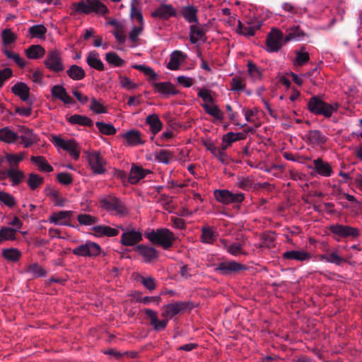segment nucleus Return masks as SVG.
<instances>
[{
  "label": "nucleus",
  "instance_id": "c9c22d12",
  "mask_svg": "<svg viewBox=\"0 0 362 362\" xmlns=\"http://www.w3.org/2000/svg\"><path fill=\"white\" fill-rule=\"evenodd\" d=\"M146 123L149 126L151 132L156 135L162 129L163 123L157 115H149L146 119Z\"/></svg>",
  "mask_w": 362,
  "mask_h": 362
},
{
  "label": "nucleus",
  "instance_id": "a211bd4d",
  "mask_svg": "<svg viewBox=\"0 0 362 362\" xmlns=\"http://www.w3.org/2000/svg\"><path fill=\"white\" fill-rule=\"evenodd\" d=\"M121 136L126 141V146H136L145 144V141L142 139L141 132L136 129H131L122 134Z\"/></svg>",
  "mask_w": 362,
  "mask_h": 362
},
{
  "label": "nucleus",
  "instance_id": "864d4df0",
  "mask_svg": "<svg viewBox=\"0 0 362 362\" xmlns=\"http://www.w3.org/2000/svg\"><path fill=\"white\" fill-rule=\"evenodd\" d=\"M44 182V178L35 173L29 174L27 184L30 189L35 190L38 188Z\"/></svg>",
  "mask_w": 362,
  "mask_h": 362
},
{
  "label": "nucleus",
  "instance_id": "72a5a7b5",
  "mask_svg": "<svg viewBox=\"0 0 362 362\" xmlns=\"http://www.w3.org/2000/svg\"><path fill=\"white\" fill-rule=\"evenodd\" d=\"M19 139L21 140V144H23L25 148H28L36 142V136L28 128L23 127L21 130Z\"/></svg>",
  "mask_w": 362,
  "mask_h": 362
},
{
  "label": "nucleus",
  "instance_id": "58836bf2",
  "mask_svg": "<svg viewBox=\"0 0 362 362\" xmlns=\"http://www.w3.org/2000/svg\"><path fill=\"white\" fill-rule=\"evenodd\" d=\"M30 160L37 166L40 171L50 173L54 170L53 167L47 163L43 156H32Z\"/></svg>",
  "mask_w": 362,
  "mask_h": 362
},
{
  "label": "nucleus",
  "instance_id": "4be33fe9",
  "mask_svg": "<svg viewBox=\"0 0 362 362\" xmlns=\"http://www.w3.org/2000/svg\"><path fill=\"white\" fill-rule=\"evenodd\" d=\"M311 255L308 252L300 250H288L282 254L284 259L296 260L298 262L308 261L311 259Z\"/></svg>",
  "mask_w": 362,
  "mask_h": 362
},
{
  "label": "nucleus",
  "instance_id": "bb28decb",
  "mask_svg": "<svg viewBox=\"0 0 362 362\" xmlns=\"http://www.w3.org/2000/svg\"><path fill=\"white\" fill-rule=\"evenodd\" d=\"M19 139V134L14 132L10 127H4L0 129V141L5 144H15Z\"/></svg>",
  "mask_w": 362,
  "mask_h": 362
},
{
  "label": "nucleus",
  "instance_id": "4468645a",
  "mask_svg": "<svg viewBox=\"0 0 362 362\" xmlns=\"http://www.w3.org/2000/svg\"><path fill=\"white\" fill-rule=\"evenodd\" d=\"M313 166H308L309 168L313 169L315 172L322 177H330L333 174L332 165L327 161L323 160L321 158H317L313 161Z\"/></svg>",
  "mask_w": 362,
  "mask_h": 362
},
{
  "label": "nucleus",
  "instance_id": "79ce46f5",
  "mask_svg": "<svg viewBox=\"0 0 362 362\" xmlns=\"http://www.w3.org/2000/svg\"><path fill=\"white\" fill-rule=\"evenodd\" d=\"M202 107L204 108L206 113L214 117L218 121L223 120V112L219 109V107L217 105H210L207 103H204L202 105Z\"/></svg>",
  "mask_w": 362,
  "mask_h": 362
},
{
  "label": "nucleus",
  "instance_id": "423d86ee",
  "mask_svg": "<svg viewBox=\"0 0 362 362\" xmlns=\"http://www.w3.org/2000/svg\"><path fill=\"white\" fill-rule=\"evenodd\" d=\"M88 165L95 175H103L107 172V160L99 151H91L87 154Z\"/></svg>",
  "mask_w": 362,
  "mask_h": 362
},
{
  "label": "nucleus",
  "instance_id": "de8ad7c7",
  "mask_svg": "<svg viewBox=\"0 0 362 362\" xmlns=\"http://www.w3.org/2000/svg\"><path fill=\"white\" fill-rule=\"evenodd\" d=\"M182 56L183 54L180 51L173 52L170 55V61L167 64V68L170 70H177L181 63L180 57Z\"/></svg>",
  "mask_w": 362,
  "mask_h": 362
},
{
  "label": "nucleus",
  "instance_id": "e433bc0d",
  "mask_svg": "<svg viewBox=\"0 0 362 362\" xmlns=\"http://www.w3.org/2000/svg\"><path fill=\"white\" fill-rule=\"evenodd\" d=\"M230 90L243 91L246 86V77L242 74H237L233 77L230 82Z\"/></svg>",
  "mask_w": 362,
  "mask_h": 362
},
{
  "label": "nucleus",
  "instance_id": "338daca9",
  "mask_svg": "<svg viewBox=\"0 0 362 362\" xmlns=\"http://www.w3.org/2000/svg\"><path fill=\"white\" fill-rule=\"evenodd\" d=\"M139 279L140 280L143 286L150 291H152L156 289V285L154 278L151 276L144 277L143 276H139Z\"/></svg>",
  "mask_w": 362,
  "mask_h": 362
},
{
  "label": "nucleus",
  "instance_id": "7ed1b4c3",
  "mask_svg": "<svg viewBox=\"0 0 362 362\" xmlns=\"http://www.w3.org/2000/svg\"><path fill=\"white\" fill-rule=\"evenodd\" d=\"M307 107L311 113L317 115H323L325 117L329 118L334 112L338 110L339 105L338 103L329 104L320 98L313 96L310 98Z\"/></svg>",
  "mask_w": 362,
  "mask_h": 362
},
{
  "label": "nucleus",
  "instance_id": "f3484780",
  "mask_svg": "<svg viewBox=\"0 0 362 362\" xmlns=\"http://www.w3.org/2000/svg\"><path fill=\"white\" fill-rule=\"evenodd\" d=\"M245 269L244 265L235 261H229L219 263L216 270L220 272L223 275H228Z\"/></svg>",
  "mask_w": 362,
  "mask_h": 362
},
{
  "label": "nucleus",
  "instance_id": "a878e982",
  "mask_svg": "<svg viewBox=\"0 0 362 362\" xmlns=\"http://www.w3.org/2000/svg\"><path fill=\"white\" fill-rule=\"evenodd\" d=\"M154 90L161 93L165 96L170 95H177L178 93V90L176 89L175 86L170 82H155L152 84Z\"/></svg>",
  "mask_w": 362,
  "mask_h": 362
},
{
  "label": "nucleus",
  "instance_id": "f257e3e1",
  "mask_svg": "<svg viewBox=\"0 0 362 362\" xmlns=\"http://www.w3.org/2000/svg\"><path fill=\"white\" fill-rule=\"evenodd\" d=\"M146 238L153 244L161 246L164 250L170 248L175 239V235L168 228L151 229L145 233Z\"/></svg>",
  "mask_w": 362,
  "mask_h": 362
},
{
  "label": "nucleus",
  "instance_id": "69168bd1",
  "mask_svg": "<svg viewBox=\"0 0 362 362\" xmlns=\"http://www.w3.org/2000/svg\"><path fill=\"white\" fill-rule=\"evenodd\" d=\"M227 148H225L224 146L222 145L221 148H218L214 152L213 154L220 162L223 164H227L229 162V157L225 152Z\"/></svg>",
  "mask_w": 362,
  "mask_h": 362
},
{
  "label": "nucleus",
  "instance_id": "603ef678",
  "mask_svg": "<svg viewBox=\"0 0 362 362\" xmlns=\"http://www.w3.org/2000/svg\"><path fill=\"white\" fill-rule=\"evenodd\" d=\"M2 256L7 260L16 262L20 259L21 252L16 248H6L3 250Z\"/></svg>",
  "mask_w": 362,
  "mask_h": 362
},
{
  "label": "nucleus",
  "instance_id": "9b49d317",
  "mask_svg": "<svg viewBox=\"0 0 362 362\" xmlns=\"http://www.w3.org/2000/svg\"><path fill=\"white\" fill-rule=\"evenodd\" d=\"M332 233L340 238H357L360 235V230L357 228L339 223L332 224L329 226Z\"/></svg>",
  "mask_w": 362,
  "mask_h": 362
},
{
  "label": "nucleus",
  "instance_id": "c85d7f7f",
  "mask_svg": "<svg viewBox=\"0 0 362 362\" xmlns=\"http://www.w3.org/2000/svg\"><path fill=\"white\" fill-rule=\"evenodd\" d=\"M71 211H63L52 214L49 217V221L57 225L70 226L69 221L71 219Z\"/></svg>",
  "mask_w": 362,
  "mask_h": 362
},
{
  "label": "nucleus",
  "instance_id": "5701e85b",
  "mask_svg": "<svg viewBox=\"0 0 362 362\" xmlns=\"http://www.w3.org/2000/svg\"><path fill=\"white\" fill-rule=\"evenodd\" d=\"M93 234L98 238L115 237L118 235L119 230L117 228H111L105 225L94 226L91 228Z\"/></svg>",
  "mask_w": 362,
  "mask_h": 362
},
{
  "label": "nucleus",
  "instance_id": "39448f33",
  "mask_svg": "<svg viewBox=\"0 0 362 362\" xmlns=\"http://www.w3.org/2000/svg\"><path fill=\"white\" fill-rule=\"evenodd\" d=\"M51 141L57 147L67 151L75 160L80 156L81 148L74 139L64 140L59 136H52Z\"/></svg>",
  "mask_w": 362,
  "mask_h": 362
},
{
  "label": "nucleus",
  "instance_id": "c756f323",
  "mask_svg": "<svg viewBox=\"0 0 362 362\" xmlns=\"http://www.w3.org/2000/svg\"><path fill=\"white\" fill-rule=\"evenodd\" d=\"M7 177L9 178L12 186H17L23 182L25 175L23 171L18 168H10L6 170Z\"/></svg>",
  "mask_w": 362,
  "mask_h": 362
},
{
  "label": "nucleus",
  "instance_id": "0e129e2a",
  "mask_svg": "<svg viewBox=\"0 0 362 362\" xmlns=\"http://www.w3.org/2000/svg\"><path fill=\"white\" fill-rule=\"evenodd\" d=\"M248 74L254 80L260 79L262 77V72L255 64L252 62H247Z\"/></svg>",
  "mask_w": 362,
  "mask_h": 362
},
{
  "label": "nucleus",
  "instance_id": "9d476101",
  "mask_svg": "<svg viewBox=\"0 0 362 362\" xmlns=\"http://www.w3.org/2000/svg\"><path fill=\"white\" fill-rule=\"evenodd\" d=\"M44 63L45 66L53 72L58 73L64 69L61 53L57 49L48 52Z\"/></svg>",
  "mask_w": 362,
  "mask_h": 362
},
{
  "label": "nucleus",
  "instance_id": "680f3d73",
  "mask_svg": "<svg viewBox=\"0 0 362 362\" xmlns=\"http://www.w3.org/2000/svg\"><path fill=\"white\" fill-rule=\"evenodd\" d=\"M281 7L286 12L289 13L291 17L294 16L295 15L300 16L305 12V9L296 7L291 3H284L282 4Z\"/></svg>",
  "mask_w": 362,
  "mask_h": 362
},
{
  "label": "nucleus",
  "instance_id": "2eb2a0df",
  "mask_svg": "<svg viewBox=\"0 0 362 362\" xmlns=\"http://www.w3.org/2000/svg\"><path fill=\"white\" fill-rule=\"evenodd\" d=\"M163 308L164 310L162 313V316L164 318L171 319L175 315L187 309V304L182 301H177L165 305Z\"/></svg>",
  "mask_w": 362,
  "mask_h": 362
},
{
  "label": "nucleus",
  "instance_id": "49530a36",
  "mask_svg": "<svg viewBox=\"0 0 362 362\" xmlns=\"http://www.w3.org/2000/svg\"><path fill=\"white\" fill-rule=\"evenodd\" d=\"M2 52L6 56L8 59H13V62L20 67L24 68L26 65L24 59L17 53L11 52L7 47L2 48Z\"/></svg>",
  "mask_w": 362,
  "mask_h": 362
},
{
  "label": "nucleus",
  "instance_id": "8fccbe9b",
  "mask_svg": "<svg viewBox=\"0 0 362 362\" xmlns=\"http://www.w3.org/2000/svg\"><path fill=\"white\" fill-rule=\"evenodd\" d=\"M78 222L82 226H93L99 221L98 217L88 214H80L77 216Z\"/></svg>",
  "mask_w": 362,
  "mask_h": 362
},
{
  "label": "nucleus",
  "instance_id": "20e7f679",
  "mask_svg": "<svg viewBox=\"0 0 362 362\" xmlns=\"http://www.w3.org/2000/svg\"><path fill=\"white\" fill-rule=\"evenodd\" d=\"M99 203L100 207L111 215L123 217L129 213L125 204L115 196L107 195L102 197Z\"/></svg>",
  "mask_w": 362,
  "mask_h": 362
},
{
  "label": "nucleus",
  "instance_id": "f03ea898",
  "mask_svg": "<svg viewBox=\"0 0 362 362\" xmlns=\"http://www.w3.org/2000/svg\"><path fill=\"white\" fill-rule=\"evenodd\" d=\"M73 10L71 14H89L95 13L105 15L109 12L107 7L99 0H85L79 2H74L71 4Z\"/></svg>",
  "mask_w": 362,
  "mask_h": 362
},
{
  "label": "nucleus",
  "instance_id": "4c0bfd02",
  "mask_svg": "<svg viewBox=\"0 0 362 362\" xmlns=\"http://www.w3.org/2000/svg\"><path fill=\"white\" fill-rule=\"evenodd\" d=\"M320 259L322 261H325L329 263L335 264L337 265H340L344 262H346V260L344 257H341L338 254V251L337 250H334L328 255H320Z\"/></svg>",
  "mask_w": 362,
  "mask_h": 362
},
{
  "label": "nucleus",
  "instance_id": "7c9ffc66",
  "mask_svg": "<svg viewBox=\"0 0 362 362\" xmlns=\"http://www.w3.org/2000/svg\"><path fill=\"white\" fill-rule=\"evenodd\" d=\"M286 32L288 34L284 37L285 43L291 40L300 41L306 36V33L298 25L288 28Z\"/></svg>",
  "mask_w": 362,
  "mask_h": 362
},
{
  "label": "nucleus",
  "instance_id": "f704fd0d",
  "mask_svg": "<svg viewBox=\"0 0 362 362\" xmlns=\"http://www.w3.org/2000/svg\"><path fill=\"white\" fill-rule=\"evenodd\" d=\"M86 62L90 67L98 71H103L105 69L104 64L99 58V54L95 51H91L88 53Z\"/></svg>",
  "mask_w": 362,
  "mask_h": 362
},
{
  "label": "nucleus",
  "instance_id": "3c124183",
  "mask_svg": "<svg viewBox=\"0 0 362 362\" xmlns=\"http://www.w3.org/2000/svg\"><path fill=\"white\" fill-rule=\"evenodd\" d=\"M25 158L24 153H7L5 156V158L10 165V168H18L20 162H21Z\"/></svg>",
  "mask_w": 362,
  "mask_h": 362
},
{
  "label": "nucleus",
  "instance_id": "c03bdc74",
  "mask_svg": "<svg viewBox=\"0 0 362 362\" xmlns=\"http://www.w3.org/2000/svg\"><path fill=\"white\" fill-rule=\"evenodd\" d=\"M18 229L10 227H2L0 229V244L5 240H16V235Z\"/></svg>",
  "mask_w": 362,
  "mask_h": 362
},
{
  "label": "nucleus",
  "instance_id": "13d9d810",
  "mask_svg": "<svg viewBox=\"0 0 362 362\" xmlns=\"http://www.w3.org/2000/svg\"><path fill=\"white\" fill-rule=\"evenodd\" d=\"M26 271L32 273L35 277L45 276V270L38 264L33 263L27 266Z\"/></svg>",
  "mask_w": 362,
  "mask_h": 362
},
{
  "label": "nucleus",
  "instance_id": "0eeeda50",
  "mask_svg": "<svg viewBox=\"0 0 362 362\" xmlns=\"http://www.w3.org/2000/svg\"><path fill=\"white\" fill-rule=\"evenodd\" d=\"M284 43L285 42L283 33L277 28H272L267 36L266 49L269 52H276Z\"/></svg>",
  "mask_w": 362,
  "mask_h": 362
},
{
  "label": "nucleus",
  "instance_id": "37998d69",
  "mask_svg": "<svg viewBox=\"0 0 362 362\" xmlns=\"http://www.w3.org/2000/svg\"><path fill=\"white\" fill-rule=\"evenodd\" d=\"M45 53V49L40 45H31L25 50L26 56L33 59H40Z\"/></svg>",
  "mask_w": 362,
  "mask_h": 362
},
{
  "label": "nucleus",
  "instance_id": "774afa93",
  "mask_svg": "<svg viewBox=\"0 0 362 362\" xmlns=\"http://www.w3.org/2000/svg\"><path fill=\"white\" fill-rule=\"evenodd\" d=\"M112 34L116 38L117 41L120 43H124L126 40V35L124 34V26L122 24V25H118L117 28H114L112 31Z\"/></svg>",
  "mask_w": 362,
  "mask_h": 362
},
{
  "label": "nucleus",
  "instance_id": "dca6fc26",
  "mask_svg": "<svg viewBox=\"0 0 362 362\" xmlns=\"http://www.w3.org/2000/svg\"><path fill=\"white\" fill-rule=\"evenodd\" d=\"M150 173V170L144 169L135 163H132L128 177V182L131 185H136Z\"/></svg>",
  "mask_w": 362,
  "mask_h": 362
},
{
  "label": "nucleus",
  "instance_id": "412c9836",
  "mask_svg": "<svg viewBox=\"0 0 362 362\" xmlns=\"http://www.w3.org/2000/svg\"><path fill=\"white\" fill-rule=\"evenodd\" d=\"M136 250L142 256L145 262L150 263L158 257V251L153 247L146 245H138Z\"/></svg>",
  "mask_w": 362,
  "mask_h": 362
},
{
  "label": "nucleus",
  "instance_id": "cd10ccee",
  "mask_svg": "<svg viewBox=\"0 0 362 362\" xmlns=\"http://www.w3.org/2000/svg\"><path fill=\"white\" fill-rule=\"evenodd\" d=\"M218 234L216 228L211 226L202 228L201 241L204 244H213L217 239Z\"/></svg>",
  "mask_w": 362,
  "mask_h": 362
},
{
  "label": "nucleus",
  "instance_id": "6ab92c4d",
  "mask_svg": "<svg viewBox=\"0 0 362 362\" xmlns=\"http://www.w3.org/2000/svg\"><path fill=\"white\" fill-rule=\"evenodd\" d=\"M176 14V10L172 5L161 4L151 13V16L156 18L168 19L175 16Z\"/></svg>",
  "mask_w": 362,
  "mask_h": 362
},
{
  "label": "nucleus",
  "instance_id": "6e6552de",
  "mask_svg": "<svg viewBox=\"0 0 362 362\" xmlns=\"http://www.w3.org/2000/svg\"><path fill=\"white\" fill-rule=\"evenodd\" d=\"M100 252V246L98 243L91 241H86L72 250V253L78 257H97Z\"/></svg>",
  "mask_w": 362,
  "mask_h": 362
},
{
  "label": "nucleus",
  "instance_id": "052dcab7",
  "mask_svg": "<svg viewBox=\"0 0 362 362\" xmlns=\"http://www.w3.org/2000/svg\"><path fill=\"white\" fill-rule=\"evenodd\" d=\"M90 110L96 114L106 113L107 109L100 101L92 98L90 100Z\"/></svg>",
  "mask_w": 362,
  "mask_h": 362
},
{
  "label": "nucleus",
  "instance_id": "5fc2aeb1",
  "mask_svg": "<svg viewBox=\"0 0 362 362\" xmlns=\"http://www.w3.org/2000/svg\"><path fill=\"white\" fill-rule=\"evenodd\" d=\"M95 126L100 132L105 135H114L117 132L115 127L111 124L104 123L103 122H96Z\"/></svg>",
  "mask_w": 362,
  "mask_h": 362
},
{
  "label": "nucleus",
  "instance_id": "aec40b11",
  "mask_svg": "<svg viewBox=\"0 0 362 362\" xmlns=\"http://www.w3.org/2000/svg\"><path fill=\"white\" fill-rule=\"evenodd\" d=\"M142 240L140 231L132 229L122 234L120 243L125 246H133Z\"/></svg>",
  "mask_w": 362,
  "mask_h": 362
},
{
  "label": "nucleus",
  "instance_id": "473e14b6",
  "mask_svg": "<svg viewBox=\"0 0 362 362\" xmlns=\"http://www.w3.org/2000/svg\"><path fill=\"white\" fill-rule=\"evenodd\" d=\"M13 94L18 96L23 101H27L30 96V88L23 82L16 83L12 88Z\"/></svg>",
  "mask_w": 362,
  "mask_h": 362
},
{
  "label": "nucleus",
  "instance_id": "393cba45",
  "mask_svg": "<svg viewBox=\"0 0 362 362\" xmlns=\"http://www.w3.org/2000/svg\"><path fill=\"white\" fill-rule=\"evenodd\" d=\"M51 94L53 98L60 100L64 104L74 103L71 97L67 93L66 89L61 85H54L51 88Z\"/></svg>",
  "mask_w": 362,
  "mask_h": 362
},
{
  "label": "nucleus",
  "instance_id": "f8f14e48",
  "mask_svg": "<svg viewBox=\"0 0 362 362\" xmlns=\"http://www.w3.org/2000/svg\"><path fill=\"white\" fill-rule=\"evenodd\" d=\"M262 23L257 19H252L245 23L238 21L236 32L242 35L250 37L255 35L257 30L262 27Z\"/></svg>",
  "mask_w": 362,
  "mask_h": 362
},
{
  "label": "nucleus",
  "instance_id": "09e8293b",
  "mask_svg": "<svg viewBox=\"0 0 362 362\" xmlns=\"http://www.w3.org/2000/svg\"><path fill=\"white\" fill-rule=\"evenodd\" d=\"M45 192L47 196L52 198L57 206H63L64 204V199L60 197V193L58 190L52 188L50 186H47L45 188Z\"/></svg>",
  "mask_w": 362,
  "mask_h": 362
},
{
  "label": "nucleus",
  "instance_id": "e2e57ef3",
  "mask_svg": "<svg viewBox=\"0 0 362 362\" xmlns=\"http://www.w3.org/2000/svg\"><path fill=\"white\" fill-rule=\"evenodd\" d=\"M229 254L233 256H238L240 255H246L243 250V244L240 243H230V245L228 247V251Z\"/></svg>",
  "mask_w": 362,
  "mask_h": 362
},
{
  "label": "nucleus",
  "instance_id": "a18cd8bd",
  "mask_svg": "<svg viewBox=\"0 0 362 362\" xmlns=\"http://www.w3.org/2000/svg\"><path fill=\"white\" fill-rule=\"evenodd\" d=\"M105 60L107 62L115 67H119L125 64V61L122 59L116 52H109L105 54Z\"/></svg>",
  "mask_w": 362,
  "mask_h": 362
},
{
  "label": "nucleus",
  "instance_id": "2f4dec72",
  "mask_svg": "<svg viewBox=\"0 0 362 362\" xmlns=\"http://www.w3.org/2000/svg\"><path fill=\"white\" fill-rule=\"evenodd\" d=\"M197 13V8L192 5L184 6L181 9V13L185 20L192 24L199 22Z\"/></svg>",
  "mask_w": 362,
  "mask_h": 362
},
{
  "label": "nucleus",
  "instance_id": "bf43d9fd",
  "mask_svg": "<svg viewBox=\"0 0 362 362\" xmlns=\"http://www.w3.org/2000/svg\"><path fill=\"white\" fill-rule=\"evenodd\" d=\"M0 202L9 208H12L16 204L15 197L12 194L4 191H0Z\"/></svg>",
  "mask_w": 362,
  "mask_h": 362
},
{
  "label": "nucleus",
  "instance_id": "ddd939ff",
  "mask_svg": "<svg viewBox=\"0 0 362 362\" xmlns=\"http://www.w3.org/2000/svg\"><path fill=\"white\" fill-rule=\"evenodd\" d=\"M206 29L205 25H202L199 22L192 24L189 26V37L192 44H196L199 41L204 42L206 40Z\"/></svg>",
  "mask_w": 362,
  "mask_h": 362
},
{
  "label": "nucleus",
  "instance_id": "b1692460",
  "mask_svg": "<svg viewBox=\"0 0 362 362\" xmlns=\"http://www.w3.org/2000/svg\"><path fill=\"white\" fill-rule=\"evenodd\" d=\"M305 137L307 141L314 146H322L328 139L322 132L317 129L309 131Z\"/></svg>",
  "mask_w": 362,
  "mask_h": 362
},
{
  "label": "nucleus",
  "instance_id": "1a4fd4ad",
  "mask_svg": "<svg viewBox=\"0 0 362 362\" xmlns=\"http://www.w3.org/2000/svg\"><path fill=\"white\" fill-rule=\"evenodd\" d=\"M215 199L224 205L232 203H241L244 199L243 193H233L228 189H216L214 191Z\"/></svg>",
  "mask_w": 362,
  "mask_h": 362
},
{
  "label": "nucleus",
  "instance_id": "ea45409f",
  "mask_svg": "<svg viewBox=\"0 0 362 362\" xmlns=\"http://www.w3.org/2000/svg\"><path fill=\"white\" fill-rule=\"evenodd\" d=\"M68 121L71 124H79L84 127H92L93 120L87 116L81 115H73L69 117Z\"/></svg>",
  "mask_w": 362,
  "mask_h": 362
},
{
  "label": "nucleus",
  "instance_id": "4d7b16f0",
  "mask_svg": "<svg viewBox=\"0 0 362 362\" xmlns=\"http://www.w3.org/2000/svg\"><path fill=\"white\" fill-rule=\"evenodd\" d=\"M28 33L32 37L42 38L47 33V28L43 25H35L31 26Z\"/></svg>",
  "mask_w": 362,
  "mask_h": 362
},
{
  "label": "nucleus",
  "instance_id": "6e6d98bb",
  "mask_svg": "<svg viewBox=\"0 0 362 362\" xmlns=\"http://www.w3.org/2000/svg\"><path fill=\"white\" fill-rule=\"evenodd\" d=\"M1 38L4 47H7L8 45L16 42L17 36L11 29L6 28L1 32Z\"/></svg>",
  "mask_w": 362,
  "mask_h": 362
},
{
  "label": "nucleus",
  "instance_id": "a19ab883",
  "mask_svg": "<svg viewBox=\"0 0 362 362\" xmlns=\"http://www.w3.org/2000/svg\"><path fill=\"white\" fill-rule=\"evenodd\" d=\"M66 74L69 78L74 81L83 79L86 76L83 69L78 65L73 64L66 71Z\"/></svg>",
  "mask_w": 362,
  "mask_h": 362
}]
</instances>
